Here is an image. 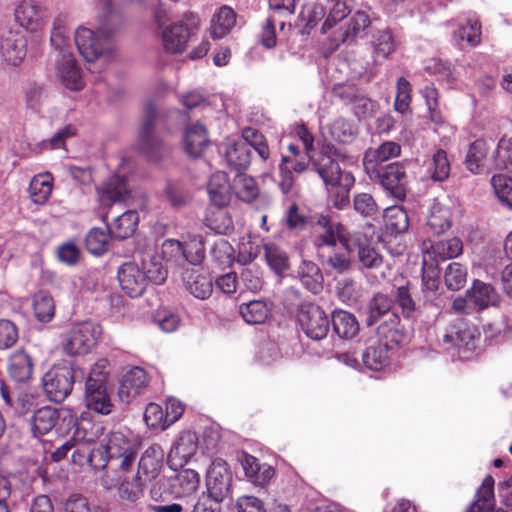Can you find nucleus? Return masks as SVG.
<instances>
[{
	"instance_id": "nucleus-1",
	"label": "nucleus",
	"mask_w": 512,
	"mask_h": 512,
	"mask_svg": "<svg viewBox=\"0 0 512 512\" xmlns=\"http://www.w3.org/2000/svg\"><path fill=\"white\" fill-rule=\"evenodd\" d=\"M106 454L111 468L116 474L113 479L114 485L118 487L121 495V488L124 484L134 483L135 462L138 451L136 446L120 432L110 434L106 444Z\"/></svg>"
},
{
	"instance_id": "nucleus-2",
	"label": "nucleus",
	"mask_w": 512,
	"mask_h": 512,
	"mask_svg": "<svg viewBox=\"0 0 512 512\" xmlns=\"http://www.w3.org/2000/svg\"><path fill=\"white\" fill-rule=\"evenodd\" d=\"M164 453L159 445L148 447L138 462L137 472L133 476L134 483L124 484L121 488V498L137 501L144 495L147 482L155 480L163 467Z\"/></svg>"
},
{
	"instance_id": "nucleus-3",
	"label": "nucleus",
	"mask_w": 512,
	"mask_h": 512,
	"mask_svg": "<svg viewBox=\"0 0 512 512\" xmlns=\"http://www.w3.org/2000/svg\"><path fill=\"white\" fill-rule=\"evenodd\" d=\"M407 161H395L365 170L369 179L397 202L405 201L408 192Z\"/></svg>"
},
{
	"instance_id": "nucleus-4",
	"label": "nucleus",
	"mask_w": 512,
	"mask_h": 512,
	"mask_svg": "<svg viewBox=\"0 0 512 512\" xmlns=\"http://www.w3.org/2000/svg\"><path fill=\"white\" fill-rule=\"evenodd\" d=\"M494 484V478L487 475L477 489L474 501L465 512H512V477L499 483L501 506L497 509H495Z\"/></svg>"
},
{
	"instance_id": "nucleus-5",
	"label": "nucleus",
	"mask_w": 512,
	"mask_h": 512,
	"mask_svg": "<svg viewBox=\"0 0 512 512\" xmlns=\"http://www.w3.org/2000/svg\"><path fill=\"white\" fill-rule=\"evenodd\" d=\"M30 423L35 437L43 436L53 428L59 434H65L76 424V414L69 408L44 406L34 411Z\"/></svg>"
},
{
	"instance_id": "nucleus-6",
	"label": "nucleus",
	"mask_w": 512,
	"mask_h": 512,
	"mask_svg": "<svg viewBox=\"0 0 512 512\" xmlns=\"http://www.w3.org/2000/svg\"><path fill=\"white\" fill-rule=\"evenodd\" d=\"M102 335V327L91 321L74 324L67 332L63 351L71 357L84 356L95 349Z\"/></svg>"
},
{
	"instance_id": "nucleus-7",
	"label": "nucleus",
	"mask_w": 512,
	"mask_h": 512,
	"mask_svg": "<svg viewBox=\"0 0 512 512\" xmlns=\"http://www.w3.org/2000/svg\"><path fill=\"white\" fill-rule=\"evenodd\" d=\"M310 160L312 170L319 175L327 188H351L354 185L355 178L353 174L349 171H343L339 163L327 152L315 153Z\"/></svg>"
},
{
	"instance_id": "nucleus-8",
	"label": "nucleus",
	"mask_w": 512,
	"mask_h": 512,
	"mask_svg": "<svg viewBox=\"0 0 512 512\" xmlns=\"http://www.w3.org/2000/svg\"><path fill=\"white\" fill-rule=\"evenodd\" d=\"M198 29L199 21L192 14L185 15L182 20L167 26L161 35L164 50L171 54L182 53Z\"/></svg>"
},
{
	"instance_id": "nucleus-9",
	"label": "nucleus",
	"mask_w": 512,
	"mask_h": 512,
	"mask_svg": "<svg viewBox=\"0 0 512 512\" xmlns=\"http://www.w3.org/2000/svg\"><path fill=\"white\" fill-rule=\"evenodd\" d=\"M75 371L70 364L54 365L43 377V387L51 401L61 403L72 392Z\"/></svg>"
},
{
	"instance_id": "nucleus-10",
	"label": "nucleus",
	"mask_w": 512,
	"mask_h": 512,
	"mask_svg": "<svg viewBox=\"0 0 512 512\" xmlns=\"http://www.w3.org/2000/svg\"><path fill=\"white\" fill-rule=\"evenodd\" d=\"M302 331L311 340H321L329 332L330 321L325 311L318 305H303L298 314Z\"/></svg>"
},
{
	"instance_id": "nucleus-11",
	"label": "nucleus",
	"mask_w": 512,
	"mask_h": 512,
	"mask_svg": "<svg viewBox=\"0 0 512 512\" xmlns=\"http://www.w3.org/2000/svg\"><path fill=\"white\" fill-rule=\"evenodd\" d=\"M375 338L379 345L393 352L405 344L407 332L401 324V318L398 313L393 312L387 319L381 321L376 327Z\"/></svg>"
},
{
	"instance_id": "nucleus-12",
	"label": "nucleus",
	"mask_w": 512,
	"mask_h": 512,
	"mask_svg": "<svg viewBox=\"0 0 512 512\" xmlns=\"http://www.w3.org/2000/svg\"><path fill=\"white\" fill-rule=\"evenodd\" d=\"M110 32L99 30L95 33L86 27H79L75 33V44L80 55L87 62H94L104 52Z\"/></svg>"
},
{
	"instance_id": "nucleus-13",
	"label": "nucleus",
	"mask_w": 512,
	"mask_h": 512,
	"mask_svg": "<svg viewBox=\"0 0 512 512\" xmlns=\"http://www.w3.org/2000/svg\"><path fill=\"white\" fill-rule=\"evenodd\" d=\"M232 483V473L226 461L221 458L215 459L206 475L207 492L215 496V499L224 500L229 496Z\"/></svg>"
},
{
	"instance_id": "nucleus-14",
	"label": "nucleus",
	"mask_w": 512,
	"mask_h": 512,
	"mask_svg": "<svg viewBox=\"0 0 512 512\" xmlns=\"http://www.w3.org/2000/svg\"><path fill=\"white\" fill-rule=\"evenodd\" d=\"M117 278L122 291L131 298L142 296L148 285L144 271L134 262L123 263Z\"/></svg>"
},
{
	"instance_id": "nucleus-15",
	"label": "nucleus",
	"mask_w": 512,
	"mask_h": 512,
	"mask_svg": "<svg viewBox=\"0 0 512 512\" xmlns=\"http://www.w3.org/2000/svg\"><path fill=\"white\" fill-rule=\"evenodd\" d=\"M149 374L141 367L128 370L120 381L118 395L122 402L130 403L144 393L149 385Z\"/></svg>"
},
{
	"instance_id": "nucleus-16",
	"label": "nucleus",
	"mask_w": 512,
	"mask_h": 512,
	"mask_svg": "<svg viewBox=\"0 0 512 512\" xmlns=\"http://www.w3.org/2000/svg\"><path fill=\"white\" fill-rule=\"evenodd\" d=\"M16 22L30 32L43 29L46 23V9L31 1L23 0L14 12Z\"/></svg>"
},
{
	"instance_id": "nucleus-17",
	"label": "nucleus",
	"mask_w": 512,
	"mask_h": 512,
	"mask_svg": "<svg viewBox=\"0 0 512 512\" xmlns=\"http://www.w3.org/2000/svg\"><path fill=\"white\" fill-rule=\"evenodd\" d=\"M0 50L9 65L18 66L26 56V37L19 31L8 30L1 36Z\"/></svg>"
},
{
	"instance_id": "nucleus-18",
	"label": "nucleus",
	"mask_w": 512,
	"mask_h": 512,
	"mask_svg": "<svg viewBox=\"0 0 512 512\" xmlns=\"http://www.w3.org/2000/svg\"><path fill=\"white\" fill-rule=\"evenodd\" d=\"M370 25L369 16L362 11L356 12L344 26L340 27L331 39L335 44L333 50H336L340 44H351L358 37L364 35L365 29Z\"/></svg>"
},
{
	"instance_id": "nucleus-19",
	"label": "nucleus",
	"mask_w": 512,
	"mask_h": 512,
	"mask_svg": "<svg viewBox=\"0 0 512 512\" xmlns=\"http://www.w3.org/2000/svg\"><path fill=\"white\" fill-rule=\"evenodd\" d=\"M156 118L157 111L155 105L148 103L145 107V115L140 127L137 144L139 151L147 156H150L161 145L160 140L154 135Z\"/></svg>"
},
{
	"instance_id": "nucleus-20",
	"label": "nucleus",
	"mask_w": 512,
	"mask_h": 512,
	"mask_svg": "<svg viewBox=\"0 0 512 512\" xmlns=\"http://www.w3.org/2000/svg\"><path fill=\"white\" fill-rule=\"evenodd\" d=\"M6 371L14 382H28L34 372L33 359L24 349L15 350L7 358Z\"/></svg>"
},
{
	"instance_id": "nucleus-21",
	"label": "nucleus",
	"mask_w": 512,
	"mask_h": 512,
	"mask_svg": "<svg viewBox=\"0 0 512 512\" xmlns=\"http://www.w3.org/2000/svg\"><path fill=\"white\" fill-rule=\"evenodd\" d=\"M317 224L323 229L314 240L317 255L340 244V236L347 237L344 226L340 223L334 225L328 216L321 215Z\"/></svg>"
},
{
	"instance_id": "nucleus-22",
	"label": "nucleus",
	"mask_w": 512,
	"mask_h": 512,
	"mask_svg": "<svg viewBox=\"0 0 512 512\" xmlns=\"http://www.w3.org/2000/svg\"><path fill=\"white\" fill-rule=\"evenodd\" d=\"M319 260L338 273L350 269L351 257L349 238L340 236V244L317 255Z\"/></svg>"
},
{
	"instance_id": "nucleus-23",
	"label": "nucleus",
	"mask_w": 512,
	"mask_h": 512,
	"mask_svg": "<svg viewBox=\"0 0 512 512\" xmlns=\"http://www.w3.org/2000/svg\"><path fill=\"white\" fill-rule=\"evenodd\" d=\"M241 465L245 476L255 485L265 486L275 476V469L266 463H260L255 456L244 452L241 457Z\"/></svg>"
},
{
	"instance_id": "nucleus-24",
	"label": "nucleus",
	"mask_w": 512,
	"mask_h": 512,
	"mask_svg": "<svg viewBox=\"0 0 512 512\" xmlns=\"http://www.w3.org/2000/svg\"><path fill=\"white\" fill-rule=\"evenodd\" d=\"M209 142L208 131L203 124L196 122L186 128L183 137V148L189 157H201Z\"/></svg>"
},
{
	"instance_id": "nucleus-25",
	"label": "nucleus",
	"mask_w": 512,
	"mask_h": 512,
	"mask_svg": "<svg viewBox=\"0 0 512 512\" xmlns=\"http://www.w3.org/2000/svg\"><path fill=\"white\" fill-rule=\"evenodd\" d=\"M85 403L89 410L101 415H109L114 408L104 384H85Z\"/></svg>"
},
{
	"instance_id": "nucleus-26",
	"label": "nucleus",
	"mask_w": 512,
	"mask_h": 512,
	"mask_svg": "<svg viewBox=\"0 0 512 512\" xmlns=\"http://www.w3.org/2000/svg\"><path fill=\"white\" fill-rule=\"evenodd\" d=\"M128 194L125 177L114 175L110 177L99 189L98 198L103 206L123 202Z\"/></svg>"
},
{
	"instance_id": "nucleus-27",
	"label": "nucleus",
	"mask_w": 512,
	"mask_h": 512,
	"mask_svg": "<svg viewBox=\"0 0 512 512\" xmlns=\"http://www.w3.org/2000/svg\"><path fill=\"white\" fill-rule=\"evenodd\" d=\"M401 146L394 141H385L375 149H368L363 158L364 170L384 166L382 163L401 155Z\"/></svg>"
},
{
	"instance_id": "nucleus-28",
	"label": "nucleus",
	"mask_w": 512,
	"mask_h": 512,
	"mask_svg": "<svg viewBox=\"0 0 512 512\" xmlns=\"http://www.w3.org/2000/svg\"><path fill=\"white\" fill-rule=\"evenodd\" d=\"M199 484V474L193 469H185L170 479L169 489L175 498H184L194 494Z\"/></svg>"
},
{
	"instance_id": "nucleus-29",
	"label": "nucleus",
	"mask_w": 512,
	"mask_h": 512,
	"mask_svg": "<svg viewBox=\"0 0 512 512\" xmlns=\"http://www.w3.org/2000/svg\"><path fill=\"white\" fill-rule=\"evenodd\" d=\"M185 288L196 298L207 299L213 291L212 281L197 269H186L182 274Z\"/></svg>"
},
{
	"instance_id": "nucleus-30",
	"label": "nucleus",
	"mask_w": 512,
	"mask_h": 512,
	"mask_svg": "<svg viewBox=\"0 0 512 512\" xmlns=\"http://www.w3.org/2000/svg\"><path fill=\"white\" fill-rule=\"evenodd\" d=\"M207 192L212 205L227 206L230 201V184L225 172L212 174L207 184Z\"/></svg>"
},
{
	"instance_id": "nucleus-31",
	"label": "nucleus",
	"mask_w": 512,
	"mask_h": 512,
	"mask_svg": "<svg viewBox=\"0 0 512 512\" xmlns=\"http://www.w3.org/2000/svg\"><path fill=\"white\" fill-rule=\"evenodd\" d=\"M138 223L139 215L136 211H125L108 226V231L112 238L124 240L135 233Z\"/></svg>"
},
{
	"instance_id": "nucleus-32",
	"label": "nucleus",
	"mask_w": 512,
	"mask_h": 512,
	"mask_svg": "<svg viewBox=\"0 0 512 512\" xmlns=\"http://www.w3.org/2000/svg\"><path fill=\"white\" fill-rule=\"evenodd\" d=\"M393 305L394 301L391 296L382 292L375 293L367 304L366 326H374L392 310Z\"/></svg>"
},
{
	"instance_id": "nucleus-33",
	"label": "nucleus",
	"mask_w": 512,
	"mask_h": 512,
	"mask_svg": "<svg viewBox=\"0 0 512 512\" xmlns=\"http://www.w3.org/2000/svg\"><path fill=\"white\" fill-rule=\"evenodd\" d=\"M198 438L195 433H182L172 446L169 458L179 460L180 464L187 463L197 452Z\"/></svg>"
},
{
	"instance_id": "nucleus-34",
	"label": "nucleus",
	"mask_w": 512,
	"mask_h": 512,
	"mask_svg": "<svg viewBox=\"0 0 512 512\" xmlns=\"http://www.w3.org/2000/svg\"><path fill=\"white\" fill-rule=\"evenodd\" d=\"M334 332L342 339H352L359 332V323L354 314L345 310H334L331 317Z\"/></svg>"
},
{
	"instance_id": "nucleus-35",
	"label": "nucleus",
	"mask_w": 512,
	"mask_h": 512,
	"mask_svg": "<svg viewBox=\"0 0 512 512\" xmlns=\"http://www.w3.org/2000/svg\"><path fill=\"white\" fill-rule=\"evenodd\" d=\"M226 206L211 205L207 208L205 225L217 234H226L233 228V221Z\"/></svg>"
},
{
	"instance_id": "nucleus-36",
	"label": "nucleus",
	"mask_w": 512,
	"mask_h": 512,
	"mask_svg": "<svg viewBox=\"0 0 512 512\" xmlns=\"http://www.w3.org/2000/svg\"><path fill=\"white\" fill-rule=\"evenodd\" d=\"M467 296L473 305L482 310L490 305H495L498 301V293L491 284L484 283L480 280H475L471 290L467 291Z\"/></svg>"
},
{
	"instance_id": "nucleus-37",
	"label": "nucleus",
	"mask_w": 512,
	"mask_h": 512,
	"mask_svg": "<svg viewBox=\"0 0 512 512\" xmlns=\"http://www.w3.org/2000/svg\"><path fill=\"white\" fill-rule=\"evenodd\" d=\"M53 190V177L50 173L35 175L29 185L31 201L37 205H44L50 198Z\"/></svg>"
},
{
	"instance_id": "nucleus-38",
	"label": "nucleus",
	"mask_w": 512,
	"mask_h": 512,
	"mask_svg": "<svg viewBox=\"0 0 512 512\" xmlns=\"http://www.w3.org/2000/svg\"><path fill=\"white\" fill-rule=\"evenodd\" d=\"M236 24V13L227 6H222L213 15L211 20L210 33L214 39L225 37Z\"/></svg>"
},
{
	"instance_id": "nucleus-39",
	"label": "nucleus",
	"mask_w": 512,
	"mask_h": 512,
	"mask_svg": "<svg viewBox=\"0 0 512 512\" xmlns=\"http://www.w3.org/2000/svg\"><path fill=\"white\" fill-rule=\"evenodd\" d=\"M297 273L301 283L313 294H317L323 289V275L314 262L303 260Z\"/></svg>"
},
{
	"instance_id": "nucleus-40",
	"label": "nucleus",
	"mask_w": 512,
	"mask_h": 512,
	"mask_svg": "<svg viewBox=\"0 0 512 512\" xmlns=\"http://www.w3.org/2000/svg\"><path fill=\"white\" fill-rule=\"evenodd\" d=\"M392 353H394L392 350L386 349L375 341L362 353V362L366 368L380 371L389 364Z\"/></svg>"
},
{
	"instance_id": "nucleus-41",
	"label": "nucleus",
	"mask_w": 512,
	"mask_h": 512,
	"mask_svg": "<svg viewBox=\"0 0 512 512\" xmlns=\"http://www.w3.org/2000/svg\"><path fill=\"white\" fill-rule=\"evenodd\" d=\"M450 344L457 349L459 358H469L476 348L475 329L469 326L458 328L453 336L450 335Z\"/></svg>"
},
{
	"instance_id": "nucleus-42",
	"label": "nucleus",
	"mask_w": 512,
	"mask_h": 512,
	"mask_svg": "<svg viewBox=\"0 0 512 512\" xmlns=\"http://www.w3.org/2000/svg\"><path fill=\"white\" fill-rule=\"evenodd\" d=\"M225 158L232 169L236 171L247 169L251 163V150L249 149V145L243 142L230 144L226 149Z\"/></svg>"
},
{
	"instance_id": "nucleus-43",
	"label": "nucleus",
	"mask_w": 512,
	"mask_h": 512,
	"mask_svg": "<svg viewBox=\"0 0 512 512\" xmlns=\"http://www.w3.org/2000/svg\"><path fill=\"white\" fill-rule=\"evenodd\" d=\"M440 272L437 266L424 261L422 268V292L425 299L433 302L440 295Z\"/></svg>"
},
{
	"instance_id": "nucleus-44",
	"label": "nucleus",
	"mask_w": 512,
	"mask_h": 512,
	"mask_svg": "<svg viewBox=\"0 0 512 512\" xmlns=\"http://www.w3.org/2000/svg\"><path fill=\"white\" fill-rule=\"evenodd\" d=\"M32 307L35 318L42 323L50 322L55 315L53 297L48 291L40 290L32 298Z\"/></svg>"
},
{
	"instance_id": "nucleus-45",
	"label": "nucleus",
	"mask_w": 512,
	"mask_h": 512,
	"mask_svg": "<svg viewBox=\"0 0 512 512\" xmlns=\"http://www.w3.org/2000/svg\"><path fill=\"white\" fill-rule=\"evenodd\" d=\"M59 77L63 86L71 91H80L84 88L81 69L74 59H67L61 64Z\"/></svg>"
},
{
	"instance_id": "nucleus-46",
	"label": "nucleus",
	"mask_w": 512,
	"mask_h": 512,
	"mask_svg": "<svg viewBox=\"0 0 512 512\" xmlns=\"http://www.w3.org/2000/svg\"><path fill=\"white\" fill-rule=\"evenodd\" d=\"M392 298L405 320L416 319L418 308L412 297L410 283L397 287Z\"/></svg>"
},
{
	"instance_id": "nucleus-47",
	"label": "nucleus",
	"mask_w": 512,
	"mask_h": 512,
	"mask_svg": "<svg viewBox=\"0 0 512 512\" xmlns=\"http://www.w3.org/2000/svg\"><path fill=\"white\" fill-rule=\"evenodd\" d=\"M233 189L236 196L245 203H251L257 199L260 193L256 180L243 173H238L234 179Z\"/></svg>"
},
{
	"instance_id": "nucleus-48",
	"label": "nucleus",
	"mask_w": 512,
	"mask_h": 512,
	"mask_svg": "<svg viewBox=\"0 0 512 512\" xmlns=\"http://www.w3.org/2000/svg\"><path fill=\"white\" fill-rule=\"evenodd\" d=\"M240 314L245 322L249 324H262L270 314V308L262 300H252L240 305Z\"/></svg>"
},
{
	"instance_id": "nucleus-49",
	"label": "nucleus",
	"mask_w": 512,
	"mask_h": 512,
	"mask_svg": "<svg viewBox=\"0 0 512 512\" xmlns=\"http://www.w3.org/2000/svg\"><path fill=\"white\" fill-rule=\"evenodd\" d=\"M384 219L387 228L392 233H402L409 228L407 211L401 205H392L384 211Z\"/></svg>"
},
{
	"instance_id": "nucleus-50",
	"label": "nucleus",
	"mask_w": 512,
	"mask_h": 512,
	"mask_svg": "<svg viewBox=\"0 0 512 512\" xmlns=\"http://www.w3.org/2000/svg\"><path fill=\"white\" fill-rule=\"evenodd\" d=\"M487 152L488 145L485 140L477 139L471 143L465 158L467 169L474 174L480 173L482 162L486 158Z\"/></svg>"
},
{
	"instance_id": "nucleus-51",
	"label": "nucleus",
	"mask_w": 512,
	"mask_h": 512,
	"mask_svg": "<svg viewBox=\"0 0 512 512\" xmlns=\"http://www.w3.org/2000/svg\"><path fill=\"white\" fill-rule=\"evenodd\" d=\"M427 226L433 236H443L448 229V208L434 204L430 209Z\"/></svg>"
},
{
	"instance_id": "nucleus-52",
	"label": "nucleus",
	"mask_w": 512,
	"mask_h": 512,
	"mask_svg": "<svg viewBox=\"0 0 512 512\" xmlns=\"http://www.w3.org/2000/svg\"><path fill=\"white\" fill-rule=\"evenodd\" d=\"M264 256L268 266L277 274H281L289 267L287 254L274 243L263 245Z\"/></svg>"
},
{
	"instance_id": "nucleus-53",
	"label": "nucleus",
	"mask_w": 512,
	"mask_h": 512,
	"mask_svg": "<svg viewBox=\"0 0 512 512\" xmlns=\"http://www.w3.org/2000/svg\"><path fill=\"white\" fill-rule=\"evenodd\" d=\"M242 137L244 139L243 143L249 145L250 150L253 148L262 160L266 161L269 158L270 150L268 142L260 131L248 127L242 131Z\"/></svg>"
},
{
	"instance_id": "nucleus-54",
	"label": "nucleus",
	"mask_w": 512,
	"mask_h": 512,
	"mask_svg": "<svg viewBox=\"0 0 512 512\" xmlns=\"http://www.w3.org/2000/svg\"><path fill=\"white\" fill-rule=\"evenodd\" d=\"M183 258L190 264L197 266L202 263L205 258V247L203 239L200 235L190 236L183 243Z\"/></svg>"
},
{
	"instance_id": "nucleus-55",
	"label": "nucleus",
	"mask_w": 512,
	"mask_h": 512,
	"mask_svg": "<svg viewBox=\"0 0 512 512\" xmlns=\"http://www.w3.org/2000/svg\"><path fill=\"white\" fill-rule=\"evenodd\" d=\"M412 101V87L410 82L404 77H400L396 83V95L394 100V109L400 114L410 112Z\"/></svg>"
},
{
	"instance_id": "nucleus-56",
	"label": "nucleus",
	"mask_w": 512,
	"mask_h": 512,
	"mask_svg": "<svg viewBox=\"0 0 512 512\" xmlns=\"http://www.w3.org/2000/svg\"><path fill=\"white\" fill-rule=\"evenodd\" d=\"M109 236L105 230L101 228H92L85 238L87 250L94 255H102L108 250Z\"/></svg>"
},
{
	"instance_id": "nucleus-57",
	"label": "nucleus",
	"mask_w": 512,
	"mask_h": 512,
	"mask_svg": "<svg viewBox=\"0 0 512 512\" xmlns=\"http://www.w3.org/2000/svg\"><path fill=\"white\" fill-rule=\"evenodd\" d=\"M430 177L435 182H443L448 178V154L443 149H438L428 166Z\"/></svg>"
},
{
	"instance_id": "nucleus-58",
	"label": "nucleus",
	"mask_w": 512,
	"mask_h": 512,
	"mask_svg": "<svg viewBox=\"0 0 512 512\" xmlns=\"http://www.w3.org/2000/svg\"><path fill=\"white\" fill-rule=\"evenodd\" d=\"M482 26L477 18H468L466 23L461 25L458 30V37L461 41H466L471 47H476L481 43Z\"/></svg>"
},
{
	"instance_id": "nucleus-59",
	"label": "nucleus",
	"mask_w": 512,
	"mask_h": 512,
	"mask_svg": "<svg viewBox=\"0 0 512 512\" xmlns=\"http://www.w3.org/2000/svg\"><path fill=\"white\" fill-rule=\"evenodd\" d=\"M147 283L152 282L157 285L163 284L168 276V270L162 261L157 257H152L148 262H143V269Z\"/></svg>"
},
{
	"instance_id": "nucleus-60",
	"label": "nucleus",
	"mask_w": 512,
	"mask_h": 512,
	"mask_svg": "<svg viewBox=\"0 0 512 512\" xmlns=\"http://www.w3.org/2000/svg\"><path fill=\"white\" fill-rule=\"evenodd\" d=\"M19 340V328L11 320L0 319V351L11 349Z\"/></svg>"
},
{
	"instance_id": "nucleus-61",
	"label": "nucleus",
	"mask_w": 512,
	"mask_h": 512,
	"mask_svg": "<svg viewBox=\"0 0 512 512\" xmlns=\"http://www.w3.org/2000/svg\"><path fill=\"white\" fill-rule=\"evenodd\" d=\"M498 199L508 207H512V178L499 174L494 175L491 179Z\"/></svg>"
},
{
	"instance_id": "nucleus-62",
	"label": "nucleus",
	"mask_w": 512,
	"mask_h": 512,
	"mask_svg": "<svg viewBox=\"0 0 512 512\" xmlns=\"http://www.w3.org/2000/svg\"><path fill=\"white\" fill-rule=\"evenodd\" d=\"M333 6L329 9V14L321 27V33L325 34L332 29L339 21L346 18L350 9L343 0H332Z\"/></svg>"
},
{
	"instance_id": "nucleus-63",
	"label": "nucleus",
	"mask_w": 512,
	"mask_h": 512,
	"mask_svg": "<svg viewBox=\"0 0 512 512\" xmlns=\"http://www.w3.org/2000/svg\"><path fill=\"white\" fill-rule=\"evenodd\" d=\"M353 206L356 212L365 217L378 214L379 206L370 193L362 192L354 195Z\"/></svg>"
},
{
	"instance_id": "nucleus-64",
	"label": "nucleus",
	"mask_w": 512,
	"mask_h": 512,
	"mask_svg": "<svg viewBox=\"0 0 512 512\" xmlns=\"http://www.w3.org/2000/svg\"><path fill=\"white\" fill-rule=\"evenodd\" d=\"M164 193L173 208L183 207L190 199L189 192L178 182H168Z\"/></svg>"
}]
</instances>
